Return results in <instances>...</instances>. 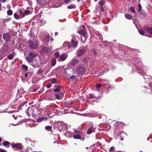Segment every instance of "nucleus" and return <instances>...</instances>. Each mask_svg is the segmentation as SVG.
<instances>
[{
  "label": "nucleus",
  "instance_id": "obj_23",
  "mask_svg": "<svg viewBox=\"0 0 152 152\" xmlns=\"http://www.w3.org/2000/svg\"><path fill=\"white\" fill-rule=\"evenodd\" d=\"M125 18L131 20L132 18V16L129 14H126L125 15Z\"/></svg>",
  "mask_w": 152,
  "mask_h": 152
},
{
  "label": "nucleus",
  "instance_id": "obj_45",
  "mask_svg": "<svg viewBox=\"0 0 152 152\" xmlns=\"http://www.w3.org/2000/svg\"><path fill=\"white\" fill-rule=\"evenodd\" d=\"M62 128L66 130L67 129V125H66V126H64V125H63L62 126L61 128Z\"/></svg>",
  "mask_w": 152,
  "mask_h": 152
},
{
  "label": "nucleus",
  "instance_id": "obj_32",
  "mask_svg": "<svg viewBox=\"0 0 152 152\" xmlns=\"http://www.w3.org/2000/svg\"><path fill=\"white\" fill-rule=\"evenodd\" d=\"M109 152H115L114 147L112 146L111 147L109 151Z\"/></svg>",
  "mask_w": 152,
  "mask_h": 152
},
{
  "label": "nucleus",
  "instance_id": "obj_7",
  "mask_svg": "<svg viewBox=\"0 0 152 152\" xmlns=\"http://www.w3.org/2000/svg\"><path fill=\"white\" fill-rule=\"evenodd\" d=\"M28 44L30 48L33 49H36L38 47L37 43L36 42L33 43L31 41H29Z\"/></svg>",
  "mask_w": 152,
  "mask_h": 152
},
{
  "label": "nucleus",
  "instance_id": "obj_40",
  "mask_svg": "<svg viewBox=\"0 0 152 152\" xmlns=\"http://www.w3.org/2000/svg\"><path fill=\"white\" fill-rule=\"evenodd\" d=\"M72 103V101H68L66 102V104L68 106V105H70Z\"/></svg>",
  "mask_w": 152,
  "mask_h": 152
},
{
  "label": "nucleus",
  "instance_id": "obj_34",
  "mask_svg": "<svg viewBox=\"0 0 152 152\" xmlns=\"http://www.w3.org/2000/svg\"><path fill=\"white\" fill-rule=\"evenodd\" d=\"M24 11L25 16L26 15H27L31 14V12L28 10H26L25 11L24 10Z\"/></svg>",
  "mask_w": 152,
  "mask_h": 152
},
{
  "label": "nucleus",
  "instance_id": "obj_3",
  "mask_svg": "<svg viewBox=\"0 0 152 152\" xmlns=\"http://www.w3.org/2000/svg\"><path fill=\"white\" fill-rule=\"evenodd\" d=\"M78 44V41L75 37H73L70 43L68 44L67 45L69 48L72 47L75 48L77 47Z\"/></svg>",
  "mask_w": 152,
  "mask_h": 152
},
{
  "label": "nucleus",
  "instance_id": "obj_46",
  "mask_svg": "<svg viewBox=\"0 0 152 152\" xmlns=\"http://www.w3.org/2000/svg\"><path fill=\"white\" fill-rule=\"evenodd\" d=\"M75 133L76 134H79L80 132V130H75Z\"/></svg>",
  "mask_w": 152,
  "mask_h": 152
},
{
  "label": "nucleus",
  "instance_id": "obj_26",
  "mask_svg": "<svg viewBox=\"0 0 152 152\" xmlns=\"http://www.w3.org/2000/svg\"><path fill=\"white\" fill-rule=\"evenodd\" d=\"M92 131V126L90 127L88 129L87 133L88 134H91Z\"/></svg>",
  "mask_w": 152,
  "mask_h": 152
},
{
  "label": "nucleus",
  "instance_id": "obj_51",
  "mask_svg": "<svg viewBox=\"0 0 152 152\" xmlns=\"http://www.w3.org/2000/svg\"><path fill=\"white\" fill-rule=\"evenodd\" d=\"M51 86V85L50 84H48V86H47V87L48 88H50V87Z\"/></svg>",
  "mask_w": 152,
  "mask_h": 152
},
{
  "label": "nucleus",
  "instance_id": "obj_25",
  "mask_svg": "<svg viewBox=\"0 0 152 152\" xmlns=\"http://www.w3.org/2000/svg\"><path fill=\"white\" fill-rule=\"evenodd\" d=\"M67 8L68 9L75 8V5L74 4H72L68 5L67 7Z\"/></svg>",
  "mask_w": 152,
  "mask_h": 152
},
{
  "label": "nucleus",
  "instance_id": "obj_50",
  "mask_svg": "<svg viewBox=\"0 0 152 152\" xmlns=\"http://www.w3.org/2000/svg\"><path fill=\"white\" fill-rule=\"evenodd\" d=\"M0 151L1 152H5V151L4 150L2 149H0Z\"/></svg>",
  "mask_w": 152,
  "mask_h": 152
},
{
  "label": "nucleus",
  "instance_id": "obj_56",
  "mask_svg": "<svg viewBox=\"0 0 152 152\" xmlns=\"http://www.w3.org/2000/svg\"><path fill=\"white\" fill-rule=\"evenodd\" d=\"M81 0H77V1L78 2H80Z\"/></svg>",
  "mask_w": 152,
  "mask_h": 152
},
{
  "label": "nucleus",
  "instance_id": "obj_10",
  "mask_svg": "<svg viewBox=\"0 0 152 152\" xmlns=\"http://www.w3.org/2000/svg\"><path fill=\"white\" fill-rule=\"evenodd\" d=\"M41 50L42 53L48 54V53L49 50L48 48L46 47H43L41 48Z\"/></svg>",
  "mask_w": 152,
  "mask_h": 152
},
{
  "label": "nucleus",
  "instance_id": "obj_35",
  "mask_svg": "<svg viewBox=\"0 0 152 152\" xmlns=\"http://www.w3.org/2000/svg\"><path fill=\"white\" fill-rule=\"evenodd\" d=\"M14 16L15 18L16 19H18L19 18V16L16 13H15L14 14Z\"/></svg>",
  "mask_w": 152,
  "mask_h": 152
},
{
  "label": "nucleus",
  "instance_id": "obj_19",
  "mask_svg": "<svg viewBox=\"0 0 152 152\" xmlns=\"http://www.w3.org/2000/svg\"><path fill=\"white\" fill-rule=\"evenodd\" d=\"M81 37L82 41L83 42L85 41L87 37L86 34L85 35H82V36Z\"/></svg>",
  "mask_w": 152,
  "mask_h": 152
},
{
  "label": "nucleus",
  "instance_id": "obj_62",
  "mask_svg": "<svg viewBox=\"0 0 152 152\" xmlns=\"http://www.w3.org/2000/svg\"><path fill=\"white\" fill-rule=\"evenodd\" d=\"M88 148H87V147H86V148L87 149Z\"/></svg>",
  "mask_w": 152,
  "mask_h": 152
},
{
  "label": "nucleus",
  "instance_id": "obj_2",
  "mask_svg": "<svg viewBox=\"0 0 152 152\" xmlns=\"http://www.w3.org/2000/svg\"><path fill=\"white\" fill-rule=\"evenodd\" d=\"M36 112H38V113L39 114L40 111H39L38 109L32 106L30 107H28L26 111V113L28 116H30L32 115L34 118H37L38 115L37 114H36Z\"/></svg>",
  "mask_w": 152,
  "mask_h": 152
},
{
  "label": "nucleus",
  "instance_id": "obj_33",
  "mask_svg": "<svg viewBox=\"0 0 152 152\" xmlns=\"http://www.w3.org/2000/svg\"><path fill=\"white\" fill-rule=\"evenodd\" d=\"M60 87L59 86H58L54 90L55 92H58L60 91Z\"/></svg>",
  "mask_w": 152,
  "mask_h": 152
},
{
  "label": "nucleus",
  "instance_id": "obj_29",
  "mask_svg": "<svg viewBox=\"0 0 152 152\" xmlns=\"http://www.w3.org/2000/svg\"><path fill=\"white\" fill-rule=\"evenodd\" d=\"M78 33L80 34H81L82 35H85L86 34V32L83 30H80Z\"/></svg>",
  "mask_w": 152,
  "mask_h": 152
},
{
  "label": "nucleus",
  "instance_id": "obj_36",
  "mask_svg": "<svg viewBox=\"0 0 152 152\" xmlns=\"http://www.w3.org/2000/svg\"><path fill=\"white\" fill-rule=\"evenodd\" d=\"M42 72V70L41 68H39L37 72V74L39 75Z\"/></svg>",
  "mask_w": 152,
  "mask_h": 152
},
{
  "label": "nucleus",
  "instance_id": "obj_30",
  "mask_svg": "<svg viewBox=\"0 0 152 152\" xmlns=\"http://www.w3.org/2000/svg\"><path fill=\"white\" fill-rule=\"evenodd\" d=\"M130 11L132 12H134V13H135L136 12L134 8V7H131L130 8Z\"/></svg>",
  "mask_w": 152,
  "mask_h": 152
},
{
  "label": "nucleus",
  "instance_id": "obj_53",
  "mask_svg": "<svg viewBox=\"0 0 152 152\" xmlns=\"http://www.w3.org/2000/svg\"><path fill=\"white\" fill-rule=\"evenodd\" d=\"M69 70H70V69H67V71H66L65 73H66V74H67V75L68 74V73H67V72H68V71Z\"/></svg>",
  "mask_w": 152,
  "mask_h": 152
},
{
  "label": "nucleus",
  "instance_id": "obj_20",
  "mask_svg": "<svg viewBox=\"0 0 152 152\" xmlns=\"http://www.w3.org/2000/svg\"><path fill=\"white\" fill-rule=\"evenodd\" d=\"M15 55V54L14 53H13L12 54H10L8 56V58L10 60L12 59Z\"/></svg>",
  "mask_w": 152,
  "mask_h": 152
},
{
  "label": "nucleus",
  "instance_id": "obj_48",
  "mask_svg": "<svg viewBox=\"0 0 152 152\" xmlns=\"http://www.w3.org/2000/svg\"><path fill=\"white\" fill-rule=\"evenodd\" d=\"M28 149H27L25 150V151L23 150V149L21 150V151L22 152H26L27 151Z\"/></svg>",
  "mask_w": 152,
  "mask_h": 152
},
{
  "label": "nucleus",
  "instance_id": "obj_39",
  "mask_svg": "<svg viewBox=\"0 0 152 152\" xmlns=\"http://www.w3.org/2000/svg\"><path fill=\"white\" fill-rule=\"evenodd\" d=\"M56 82V79H53L52 80L51 83H52L54 84Z\"/></svg>",
  "mask_w": 152,
  "mask_h": 152
},
{
  "label": "nucleus",
  "instance_id": "obj_15",
  "mask_svg": "<svg viewBox=\"0 0 152 152\" xmlns=\"http://www.w3.org/2000/svg\"><path fill=\"white\" fill-rule=\"evenodd\" d=\"M80 50H78L77 53L78 56H81L83 54L84 52V50L83 48H79Z\"/></svg>",
  "mask_w": 152,
  "mask_h": 152
},
{
  "label": "nucleus",
  "instance_id": "obj_27",
  "mask_svg": "<svg viewBox=\"0 0 152 152\" xmlns=\"http://www.w3.org/2000/svg\"><path fill=\"white\" fill-rule=\"evenodd\" d=\"M45 129L48 131L52 130V127L50 126H46L45 127Z\"/></svg>",
  "mask_w": 152,
  "mask_h": 152
},
{
  "label": "nucleus",
  "instance_id": "obj_59",
  "mask_svg": "<svg viewBox=\"0 0 152 152\" xmlns=\"http://www.w3.org/2000/svg\"><path fill=\"white\" fill-rule=\"evenodd\" d=\"M86 60L85 59H84L83 61H84V62H86V61H85L86 60Z\"/></svg>",
  "mask_w": 152,
  "mask_h": 152
},
{
  "label": "nucleus",
  "instance_id": "obj_9",
  "mask_svg": "<svg viewBox=\"0 0 152 152\" xmlns=\"http://www.w3.org/2000/svg\"><path fill=\"white\" fill-rule=\"evenodd\" d=\"M77 72L79 74H83L85 72V69L84 68L81 66H78L77 69Z\"/></svg>",
  "mask_w": 152,
  "mask_h": 152
},
{
  "label": "nucleus",
  "instance_id": "obj_41",
  "mask_svg": "<svg viewBox=\"0 0 152 152\" xmlns=\"http://www.w3.org/2000/svg\"><path fill=\"white\" fill-rule=\"evenodd\" d=\"M138 6H139V7L138 10H139V11H140L141 10V9H142L141 5L140 4H138Z\"/></svg>",
  "mask_w": 152,
  "mask_h": 152
},
{
  "label": "nucleus",
  "instance_id": "obj_42",
  "mask_svg": "<svg viewBox=\"0 0 152 152\" xmlns=\"http://www.w3.org/2000/svg\"><path fill=\"white\" fill-rule=\"evenodd\" d=\"M101 86V85L100 83H98L96 85V87L97 88H99Z\"/></svg>",
  "mask_w": 152,
  "mask_h": 152
},
{
  "label": "nucleus",
  "instance_id": "obj_11",
  "mask_svg": "<svg viewBox=\"0 0 152 152\" xmlns=\"http://www.w3.org/2000/svg\"><path fill=\"white\" fill-rule=\"evenodd\" d=\"M11 146L13 148H18L21 149L22 148V145L20 144H16L15 143H12L11 144Z\"/></svg>",
  "mask_w": 152,
  "mask_h": 152
},
{
  "label": "nucleus",
  "instance_id": "obj_4",
  "mask_svg": "<svg viewBox=\"0 0 152 152\" xmlns=\"http://www.w3.org/2000/svg\"><path fill=\"white\" fill-rule=\"evenodd\" d=\"M138 31L140 34L147 36L146 31L152 34V28L147 27L145 29V30L141 29L139 30Z\"/></svg>",
  "mask_w": 152,
  "mask_h": 152
},
{
  "label": "nucleus",
  "instance_id": "obj_44",
  "mask_svg": "<svg viewBox=\"0 0 152 152\" xmlns=\"http://www.w3.org/2000/svg\"><path fill=\"white\" fill-rule=\"evenodd\" d=\"M64 3L68 4L70 2V0H64Z\"/></svg>",
  "mask_w": 152,
  "mask_h": 152
},
{
  "label": "nucleus",
  "instance_id": "obj_24",
  "mask_svg": "<svg viewBox=\"0 0 152 152\" xmlns=\"http://www.w3.org/2000/svg\"><path fill=\"white\" fill-rule=\"evenodd\" d=\"M56 60L54 58L52 59L51 60V64L52 66H54L56 64Z\"/></svg>",
  "mask_w": 152,
  "mask_h": 152
},
{
  "label": "nucleus",
  "instance_id": "obj_60",
  "mask_svg": "<svg viewBox=\"0 0 152 152\" xmlns=\"http://www.w3.org/2000/svg\"><path fill=\"white\" fill-rule=\"evenodd\" d=\"M86 60L85 59H84L83 61H84V62H86V61H85L86 60Z\"/></svg>",
  "mask_w": 152,
  "mask_h": 152
},
{
  "label": "nucleus",
  "instance_id": "obj_8",
  "mask_svg": "<svg viewBox=\"0 0 152 152\" xmlns=\"http://www.w3.org/2000/svg\"><path fill=\"white\" fill-rule=\"evenodd\" d=\"M68 55L66 54H61L59 56V58L58 59L59 61H64L67 58Z\"/></svg>",
  "mask_w": 152,
  "mask_h": 152
},
{
  "label": "nucleus",
  "instance_id": "obj_47",
  "mask_svg": "<svg viewBox=\"0 0 152 152\" xmlns=\"http://www.w3.org/2000/svg\"><path fill=\"white\" fill-rule=\"evenodd\" d=\"M75 78L76 77L74 76H72L70 77L71 79H75Z\"/></svg>",
  "mask_w": 152,
  "mask_h": 152
},
{
  "label": "nucleus",
  "instance_id": "obj_12",
  "mask_svg": "<svg viewBox=\"0 0 152 152\" xmlns=\"http://www.w3.org/2000/svg\"><path fill=\"white\" fill-rule=\"evenodd\" d=\"M3 38L6 41L9 40L10 38V37L7 33L4 34L3 35Z\"/></svg>",
  "mask_w": 152,
  "mask_h": 152
},
{
  "label": "nucleus",
  "instance_id": "obj_43",
  "mask_svg": "<svg viewBox=\"0 0 152 152\" xmlns=\"http://www.w3.org/2000/svg\"><path fill=\"white\" fill-rule=\"evenodd\" d=\"M104 4V2L102 1H100L99 2V4L100 5H103Z\"/></svg>",
  "mask_w": 152,
  "mask_h": 152
},
{
  "label": "nucleus",
  "instance_id": "obj_18",
  "mask_svg": "<svg viewBox=\"0 0 152 152\" xmlns=\"http://www.w3.org/2000/svg\"><path fill=\"white\" fill-rule=\"evenodd\" d=\"M73 137L75 139H81V136L80 134H74Z\"/></svg>",
  "mask_w": 152,
  "mask_h": 152
},
{
  "label": "nucleus",
  "instance_id": "obj_21",
  "mask_svg": "<svg viewBox=\"0 0 152 152\" xmlns=\"http://www.w3.org/2000/svg\"><path fill=\"white\" fill-rule=\"evenodd\" d=\"M19 12L20 15L22 16L23 17H24L25 16V14L24 10H19Z\"/></svg>",
  "mask_w": 152,
  "mask_h": 152
},
{
  "label": "nucleus",
  "instance_id": "obj_14",
  "mask_svg": "<svg viewBox=\"0 0 152 152\" xmlns=\"http://www.w3.org/2000/svg\"><path fill=\"white\" fill-rule=\"evenodd\" d=\"M78 61L75 58L72 59L71 62V65L72 66H74L75 65L78 64Z\"/></svg>",
  "mask_w": 152,
  "mask_h": 152
},
{
  "label": "nucleus",
  "instance_id": "obj_52",
  "mask_svg": "<svg viewBox=\"0 0 152 152\" xmlns=\"http://www.w3.org/2000/svg\"><path fill=\"white\" fill-rule=\"evenodd\" d=\"M2 2H4L6 0H0Z\"/></svg>",
  "mask_w": 152,
  "mask_h": 152
},
{
  "label": "nucleus",
  "instance_id": "obj_1",
  "mask_svg": "<svg viewBox=\"0 0 152 152\" xmlns=\"http://www.w3.org/2000/svg\"><path fill=\"white\" fill-rule=\"evenodd\" d=\"M132 69L134 71H136L138 72L140 75H143V77L145 79L147 80V79L150 80L152 78L151 75H148V76L145 74L147 70L146 69H141V67L142 66V63L140 58H136L134 59V61H132Z\"/></svg>",
  "mask_w": 152,
  "mask_h": 152
},
{
  "label": "nucleus",
  "instance_id": "obj_5",
  "mask_svg": "<svg viewBox=\"0 0 152 152\" xmlns=\"http://www.w3.org/2000/svg\"><path fill=\"white\" fill-rule=\"evenodd\" d=\"M54 125V127L57 128L58 129L60 132H61L62 131L61 127L63 125H64V126H66V124L63 122H55Z\"/></svg>",
  "mask_w": 152,
  "mask_h": 152
},
{
  "label": "nucleus",
  "instance_id": "obj_37",
  "mask_svg": "<svg viewBox=\"0 0 152 152\" xmlns=\"http://www.w3.org/2000/svg\"><path fill=\"white\" fill-rule=\"evenodd\" d=\"M59 55V53L58 52H56L54 53V56L56 57H58Z\"/></svg>",
  "mask_w": 152,
  "mask_h": 152
},
{
  "label": "nucleus",
  "instance_id": "obj_16",
  "mask_svg": "<svg viewBox=\"0 0 152 152\" xmlns=\"http://www.w3.org/2000/svg\"><path fill=\"white\" fill-rule=\"evenodd\" d=\"M47 119L48 118H41L37 119V122H40L42 121H46L47 120Z\"/></svg>",
  "mask_w": 152,
  "mask_h": 152
},
{
  "label": "nucleus",
  "instance_id": "obj_28",
  "mask_svg": "<svg viewBox=\"0 0 152 152\" xmlns=\"http://www.w3.org/2000/svg\"><path fill=\"white\" fill-rule=\"evenodd\" d=\"M22 68L23 69V70H24L25 71H27L28 70V67L26 66L25 65H22Z\"/></svg>",
  "mask_w": 152,
  "mask_h": 152
},
{
  "label": "nucleus",
  "instance_id": "obj_6",
  "mask_svg": "<svg viewBox=\"0 0 152 152\" xmlns=\"http://www.w3.org/2000/svg\"><path fill=\"white\" fill-rule=\"evenodd\" d=\"M37 54L35 53L30 52L28 53V56L26 58L27 61L30 63L32 62L34 58L37 56Z\"/></svg>",
  "mask_w": 152,
  "mask_h": 152
},
{
  "label": "nucleus",
  "instance_id": "obj_61",
  "mask_svg": "<svg viewBox=\"0 0 152 152\" xmlns=\"http://www.w3.org/2000/svg\"><path fill=\"white\" fill-rule=\"evenodd\" d=\"M83 28L84 29H85V26H83Z\"/></svg>",
  "mask_w": 152,
  "mask_h": 152
},
{
  "label": "nucleus",
  "instance_id": "obj_13",
  "mask_svg": "<svg viewBox=\"0 0 152 152\" xmlns=\"http://www.w3.org/2000/svg\"><path fill=\"white\" fill-rule=\"evenodd\" d=\"M64 96V94L63 93H61L60 94H55V96L56 98L58 99H61L63 98Z\"/></svg>",
  "mask_w": 152,
  "mask_h": 152
},
{
  "label": "nucleus",
  "instance_id": "obj_57",
  "mask_svg": "<svg viewBox=\"0 0 152 152\" xmlns=\"http://www.w3.org/2000/svg\"><path fill=\"white\" fill-rule=\"evenodd\" d=\"M2 36L1 35H0V39L1 38Z\"/></svg>",
  "mask_w": 152,
  "mask_h": 152
},
{
  "label": "nucleus",
  "instance_id": "obj_38",
  "mask_svg": "<svg viewBox=\"0 0 152 152\" xmlns=\"http://www.w3.org/2000/svg\"><path fill=\"white\" fill-rule=\"evenodd\" d=\"M94 96L93 94H90L89 95V98L90 99H92L94 98Z\"/></svg>",
  "mask_w": 152,
  "mask_h": 152
},
{
  "label": "nucleus",
  "instance_id": "obj_31",
  "mask_svg": "<svg viewBox=\"0 0 152 152\" xmlns=\"http://www.w3.org/2000/svg\"><path fill=\"white\" fill-rule=\"evenodd\" d=\"M7 14L9 15H12L13 14L12 11L11 10H9L7 11Z\"/></svg>",
  "mask_w": 152,
  "mask_h": 152
},
{
  "label": "nucleus",
  "instance_id": "obj_54",
  "mask_svg": "<svg viewBox=\"0 0 152 152\" xmlns=\"http://www.w3.org/2000/svg\"><path fill=\"white\" fill-rule=\"evenodd\" d=\"M55 36H57L58 35V33L57 32H56L55 33Z\"/></svg>",
  "mask_w": 152,
  "mask_h": 152
},
{
  "label": "nucleus",
  "instance_id": "obj_22",
  "mask_svg": "<svg viewBox=\"0 0 152 152\" xmlns=\"http://www.w3.org/2000/svg\"><path fill=\"white\" fill-rule=\"evenodd\" d=\"M10 142L7 141H6L4 142L3 143V145H4L7 148L10 146Z\"/></svg>",
  "mask_w": 152,
  "mask_h": 152
},
{
  "label": "nucleus",
  "instance_id": "obj_55",
  "mask_svg": "<svg viewBox=\"0 0 152 152\" xmlns=\"http://www.w3.org/2000/svg\"><path fill=\"white\" fill-rule=\"evenodd\" d=\"M101 7V11H104L103 8L102 7Z\"/></svg>",
  "mask_w": 152,
  "mask_h": 152
},
{
  "label": "nucleus",
  "instance_id": "obj_17",
  "mask_svg": "<svg viewBox=\"0 0 152 152\" xmlns=\"http://www.w3.org/2000/svg\"><path fill=\"white\" fill-rule=\"evenodd\" d=\"M50 36L49 35H46L44 38V40L46 42H48L50 40Z\"/></svg>",
  "mask_w": 152,
  "mask_h": 152
},
{
  "label": "nucleus",
  "instance_id": "obj_49",
  "mask_svg": "<svg viewBox=\"0 0 152 152\" xmlns=\"http://www.w3.org/2000/svg\"><path fill=\"white\" fill-rule=\"evenodd\" d=\"M25 78H26L28 76V74L27 73H26L25 74Z\"/></svg>",
  "mask_w": 152,
  "mask_h": 152
},
{
  "label": "nucleus",
  "instance_id": "obj_58",
  "mask_svg": "<svg viewBox=\"0 0 152 152\" xmlns=\"http://www.w3.org/2000/svg\"><path fill=\"white\" fill-rule=\"evenodd\" d=\"M2 141L1 139L0 138V142H1Z\"/></svg>",
  "mask_w": 152,
  "mask_h": 152
}]
</instances>
